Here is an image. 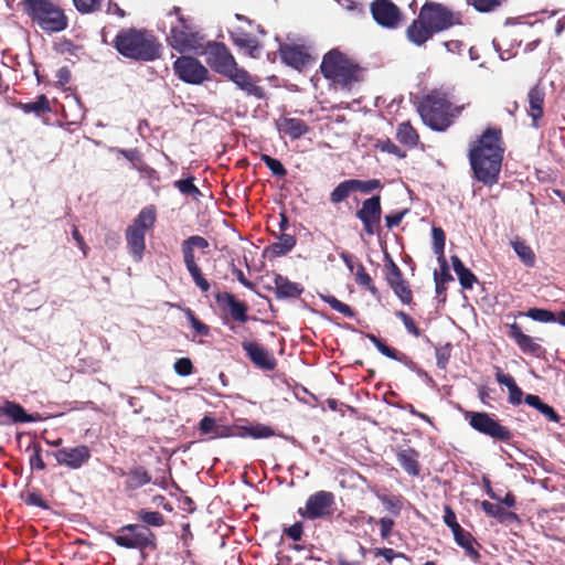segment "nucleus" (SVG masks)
Here are the masks:
<instances>
[{
  "label": "nucleus",
  "instance_id": "7ed1b4c3",
  "mask_svg": "<svg viewBox=\"0 0 565 565\" xmlns=\"http://www.w3.org/2000/svg\"><path fill=\"white\" fill-rule=\"evenodd\" d=\"M111 45L124 57L138 62H152L162 53V44L157 36L145 29H121Z\"/></svg>",
  "mask_w": 565,
  "mask_h": 565
},
{
  "label": "nucleus",
  "instance_id": "4c0bfd02",
  "mask_svg": "<svg viewBox=\"0 0 565 565\" xmlns=\"http://www.w3.org/2000/svg\"><path fill=\"white\" fill-rule=\"evenodd\" d=\"M354 276H355V282L360 287L370 291V294L374 297H376L379 295L377 287L374 285L372 277L366 273V269L362 263H359L356 265Z\"/></svg>",
  "mask_w": 565,
  "mask_h": 565
},
{
  "label": "nucleus",
  "instance_id": "ddd939ff",
  "mask_svg": "<svg viewBox=\"0 0 565 565\" xmlns=\"http://www.w3.org/2000/svg\"><path fill=\"white\" fill-rule=\"evenodd\" d=\"M334 507V494L330 491L320 490L309 495L305 508H299L298 513L305 519L317 520L332 515Z\"/></svg>",
  "mask_w": 565,
  "mask_h": 565
},
{
  "label": "nucleus",
  "instance_id": "603ef678",
  "mask_svg": "<svg viewBox=\"0 0 565 565\" xmlns=\"http://www.w3.org/2000/svg\"><path fill=\"white\" fill-rule=\"evenodd\" d=\"M354 192H361L363 194H369L375 190H380L383 188L382 183L377 179H371V180H359V179H352Z\"/></svg>",
  "mask_w": 565,
  "mask_h": 565
},
{
  "label": "nucleus",
  "instance_id": "de8ad7c7",
  "mask_svg": "<svg viewBox=\"0 0 565 565\" xmlns=\"http://www.w3.org/2000/svg\"><path fill=\"white\" fill-rule=\"evenodd\" d=\"M194 178L189 177L186 179L177 180L174 182V186L184 195L192 196L193 199H199L202 193L200 189L194 184Z\"/></svg>",
  "mask_w": 565,
  "mask_h": 565
},
{
  "label": "nucleus",
  "instance_id": "2eb2a0df",
  "mask_svg": "<svg viewBox=\"0 0 565 565\" xmlns=\"http://www.w3.org/2000/svg\"><path fill=\"white\" fill-rule=\"evenodd\" d=\"M355 216L362 222L364 232L372 236L380 231L382 216L381 195H373L362 202Z\"/></svg>",
  "mask_w": 565,
  "mask_h": 565
},
{
  "label": "nucleus",
  "instance_id": "a878e982",
  "mask_svg": "<svg viewBox=\"0 0 565 565\" xmlns=\"http://www.w3.org/2000/svg\"><path fill=\"white\" fill-rule=\"evenodd\" d=\"M275 295L278 299L284 298H298L303 292V287L298 284L290 281L287 277L277 274L274 278Z\"/></svg>",
  "mask_w": 565,
  "mask_h": 565
},
{
  "label": "nucleus",
  "instance_id": "338daca9",
  "mask_svg": "<svg viewBox=\"0 0 565 565\" xmlns=\"http://www.w3.org/2000/svg\"><path fill=\"white\" fill-rule=\"evenodd\" d=\"M475 544L480 546L476 539L473 536L467 539L461 544H459L460 547H462L466 552V554L475 562H478L481 557L479 551L475 547Z\"/></svg>",
  "mask_w": 565,
  "mask_h": 565
},
{
  "label": "nucleus",
  "instance_id": "bf43d9fd",
  "mask_svg": "<svg viewBox=\"0 0 565 565\" xmlns=\"http://www.w3.org/2000/svg\"><path fill=\"white\" fill-rule=\"evenodd\" d=\"M507 0H471V4L479 12H491L502 7Z\"/></svg>",
  "mask_w": 565,
  "mask_h": 565
},
{
  "label": "nucleus",
  "instance_id": "4be33fe9",
  "mask_svg": "<svg viewBox=\"0 0 565 565\" xmlns=\"http://www.w3.org/2000/svg\"><path fill=\"white\" fill-rule=\"evenodd\" d=\"M507 327L509 329L508 335L516 343L523 353L534 356H540L542 353H544L545 350L541 347V344L535 342V339L532 337L523 333L521 327L516 322L507 324Z\"/></svg>",
  "mask_w": 565,
  "mask_h": 565
},
{
  "label": "nucleus",
  "instance_id": "e433bc0d",
  "mask_svg": "<svg viewBox=\"0 0 565 565\" xmlns=\"http://www.w3.org/2000/svg\"><path fill=\"white\" fill-rule=\"evenodd\" d=\"M156 222V211L152 206L142 209L137 217L134 220L132 224L129 225L131 228L139 230L141 232H147L150 230Z\"/></svg>",
  "mask_w": 565,
  "mask_h": 565
},
{
  "label": "nucleus",
  "instance_id": "3c124183",
  "mask_svg": "<svg viewBox=\"0 0 565 565\" xmlns=\"http://www.w3.org/2000/svg\"><path fill=\"white\" fill-rule=\"evenodd\" d=\"M394 291L395 296L404 303L411 305L413 302V291L408 281L405 279L393 286H390Z\"/></svg>",
  "mask_w": 565,
  "mask_h": 565
},
{
  "label": "nucleus",
  "instance_id": "79ce46f5",
  "mask_svg": "<svg viewBox=\"0 0 565 565\" xmlns=\"http://www.w3.org/2000/svg\"><path fill=\"white\" fill-rule=\"evenodd\" d=\"M513 249L526 267H533L535 264V255L532 248L524 241H514Z\"/></svg>",
  "mask_w": 565,
  "mask_h": 565
},
{
  "label": "nucleus",
  "instance_id": "473e14b6",
  "mask_svg": "<svg viewBox=\"0 0 565 565\" xmlns=\"http://www.w3.org/2000/svg\"><path fill=\"white\" fill-rule=\"evenodd\" d=\"M233 42L241 49H245L250 57H258L260 45L258 40L249 33L239 32L232 35Z\"/></svg>",
  "mask_w": 565,
  "mask_h": 565
},
{
  "label": "nucleus",
  "instance_id": "a19ab883",
  "mask_svg": "<svg viewBox=\"0 0 565 565\" xmlns=\"http://www.w3.org/2000/svg\"><path fill=\"white\" fill-rule=\"evenodd\" d=\"M373 553L375 557L382 556L390 564H392L395 559H399L401 565H411L412 563L411 558L406 554L390 547H376L374 548Z\"/></svg>",
  "mask_w": 565,
  "mask_h": 565
},
{
  "label": "nucleus",
  "instance_id": "0e129e2a",
  "mask_svg": "<svg viewBox=\"0 0 565 565\" xmlns=\"http://www.w3.org/2000/svg\"><path fill=\"white\" fill-rule=\"evenodd\" d=\"M114 151L116 153L125 157L130 162H132L134 167H136V168H138V163L142 162V154L137 148H134V149L116 148V149H114Z\"/></svg>",
  "mask_w": 565,
  "mask_h": 565
},
{
  "label": "nucleus",
  "instance_id": "4468645a",
  "mask_svg": "<svg viewBox=\"0 0 565 565\" xmlns=\"http://www.w3.org/2000/svg\"><path fill=\"white\" fill-rule=\"evenodd\" d=\"M173 71L182 82L192 85H200L209 78V70L193 56H179L173 63Z\"/></svg>",
  "mask_w": 565,
  "mask_h": 565
},
{
  "label": "nucleus",
  "instance_id": "c85d7f7f",
  "mask_svg": "<svg viewBox=\"0 0 565 565\" xmlns=\"http://www.w3.org/2000/svg\"><path fill=\"white\" fill-rule=\"evenodd\" d=\"M151 476L143 466H136L127 472L125 488L137 490L151 482Z\"/></svg>",
  "mask_w": 565,
  "mask_h": 565
},
{
  "label": "nucleus",
  "instance_id": "f3484780",
  "mask_svg": "<svg viewBox=\"0 0 565 565\" xmlns=\"http://www.w3.org/2000/svg\"><path fill=\"white\" fill-rule=\"evenodd\" d=\"M215 301L222 312L230 315L232 320L238 323H246L248 317V305L245 301L236 299V297L227 291L215 294Z\"/></svg>",
  "mask_w": 565,
  "mask_h": 565
},
{
  "label": "nucleus",
  "instance_id": "9b49d317",
  "mask_svg": "<svg viewBox=\"0 0 565 565\" xmlns=\"http://www.w3.org/2000/svg\"><path fill=\"white\" fill-rule=\"evenodd\" d=\"M114 542L125 548L154 550L157 547L154 533L147 526L139 524L121 526L118 534L114 536Z\"/></svg>",
  "mask_w": 565,
  "mask_h": 565
},
{
  "label": "nucleus",
  "instance_id": "49530a36",
  "mask_svg": "<svg viewBox=\"0 0 565 565\" xmlns=\"http://www.w3.org/2000/svg\"><path fill=\"white\" fill-rule=\"evenodd\" d=\"M322 301L328 303L333 310L342 313L347 318H354L355 311L347 303L340 301L332 295H320Z\"/></svg>",
  "mask_w": 565,
  "mask_h": 565
},
{
  "label": "nucleus",
  "instance_id": "1a4fd4ad",
  "mask_svg": "<svg viewBox=\"0 0 565 565\" xmlns=\"http://www.w3.org/2000/svg\"><path fill=\"white\" fill-rule=\"evenodd\" d=\"M210 246L207 239L200 235L189 236L181 243V253L183 256V262L186 270L189 271L191 278L193 279L196 287L202 292H207L211 288L210 282L204 278L202 270L196 263V257L194 254L195 249L201 250L203 254L205 249Z\"/></svg>",
  "mask_w": 565,
  "mask_h": 565
},
{
  "label": "nucleus",
  "instance_id": "f704fd0d",
  "mask_svg": "<svg viewBox=\"0 0 565 565\" xmlns=\"http://www.w3.org/2000/svg\"><path fill=\"white\" fill-rule=\"evenodd\" d=\"M295 245L296 237L290 234L282 233L278 236L277 242L269 245L268 252L275 257H280L288 254Z\"/></svg>",
  "mask_w": 565,
  "mask_h": 565
},
{
  "label": "nucleus",
  "instance_id": "58836bf2",
  "mask_svg": "<svg viewBox=\"0 0 565 565\" xmlns=\"http://www.w3.org/2000/svg\"><path fill=\"white\" fill-rule=\"evenodd\" d=\"M366 338L376 347V349L383 355L396 361H403L406 358L404 353H401L396 349L388 347L382 339L377 338L375 334L367 333Z\"/></svg>",
  "mask_w": 565,
  "mask_h": 565
},
{
  "label": "nucleus",
  "instance_id": "412c9836",
  "mask_svg": "<svg viewBox=\"0 0 565 565\" xmlns=\"http://www.w3.org/2000/svg\"><path fill=\"white\" fill-rule=\"evenodd\" d=\"M242 348L256 367L265 371H273L276 367L277 361L275 356L263 345L252 341H244Z\"/></svg>",
  "mask_w": 565,
  "mask_h": 565
},
{
  "label": "nucleus",
  "instance_id": "aec40b11",
  "mask_svg": "<svg viewBox=\"0 0 565 565\" xmlns=\"http://www.w3.org/2000/svg\"><path fill=\"white\" fill-rule=\"evenodd\" d=\"M40 419L39 414H29L22 405L13 401H4L0 406V425L35 423Z\"/></svg>",
  "mask_w": 565,
  "mask_h": 565
},
{
  "label": "nucleus",
  "instance_id": "0eeeda50",
  "mask_svg": "<svg viewBox=\"0 0 565 565\" xmlns=\"http://www.w3.org/2000/svg\"><path fill=\"white\" fill-rule=\"evenodd\" d=\"M320 71L327 79L348 86L356 81L358 65L340 50L332 49L324 54Z\"/></svg>",
  "mask_w": 565,
  "mask_h": 565
},
{
  "label": "nucleus",
  "instance_id": "a18cd8bd",
  "mask_svg": "<svg viewBox=\"0 0 565 565\" xmlns=\"http://www.w3.org/2000/svg\"><path fill=\"white\" fill-rule=\"evenodd\" d=\"M377 499L382 502L384 508L393 515L398 516L403 509V498L401 495H386L376 493Z\"/></svg>",
  "mask_w": 565,
  "mask_h": 565
},
{
  "label": "nucleus",
  "instance_id": "f257e3e1",
  "mask_svg": "<svg viewBox=\"0 0 565 565\" xmlns=\"http://www.w3.org/2000/svg\"><path fill=\"white\" fill-rule=\"evenodd\" d=\"M503 153L502 129L487 128L469 147L468 159L475 179L488 186L498 183Z\"/></svg>",
  "mask_w": 565,
  "mask_h": 565
},
{
  "label": "nucleus",
  "instance_id": "09e8293b",
  "mask_svg": "<svg viewBox=\"0 0 565 565\" xmlns=\"http://www.w3.org/2000/svg\"><path fill=\"white\" fill-rule=\"evenodd\" d=\"M139 521L151 526H162L164 524V516L159 511H149L141 509L137 513Z\"/></svg>",
  "mask_w": 565,
  "mask_h": 565
},
{
  "label": "nucleus",
  "instance_id": "bb28decb",
  "mask_svg": "<svg viewBox=\"0 0 565 565\" xmlns=\"http://www.w3.org/2000/svg\"><path fill=\"white\" fill-rule=\"evenodd\" d=\"M399 466L413 477L420 473L422 467L419 463V452L414 448L401 449L396 454Z\"/></svg>",
  "mask_w": 565,
  "mask_h": 565
},
{
  "label": "nucleus",
  "instance_id": "69168bd1",
  "mask_svg": "<svg viewBox=\"0 0 565 565\" xmlns=\"http://www.w3.org/2000/svg\"><path fill=\"white\" fill-rule=\"evenodd\" d=\"M437 260L440 266V273L438 274L437 271H435L434 279L439 280L441 282L452 281L454 277L451 276V274L449 271V266H448L446 257L443 256L441 258H437Z\"/></svg>",
  "mask_w": 565,
  "mask_h": 565
},
{
  "label": "nucleus",
  "instance_id": "680f3d73",
  "mask_svg": "<svg viewBox=\"0 0 565 565\" xmlns=\"http://www.w3.org/2000/svg\"><path fill=\"white\" fill-rule=\"evenodd\" d=\"M186 318L191 324V327L195 330V332L200 335L206 337L210 333V328L207 324L203 323L201 320H199L195 316V313L188 308L185 310Z\"/></svg>",
  "mask_w": 565,
  "mask_h": 565
},
{
  "label": "nucleus",
  "instance_id": "8fccbe9b",
  "mask_svg": "<svg viewBox=\"0 0 565 565\" xmlns=\"http://www.w3.org/2000/svg\"><path fill=\"white\" fill-rule=\"evenodd\" d=\"M433 250L437 258L445 256L446 234L441 227L431 228Z\"/></svg>",
  "mask_w": 565,
  "mask_h": 565
},
{
  "label": "nucleus",
  "instance_id": "ea45409f",
  "mask_svg": "<svg viewBox=\"0 0 565 565\" xmlns=\"http://www.w3.org/2000/svg\"><path fill=\"white\" fill-rule=\"evenodd\" d=\"M352 192H354L352 179L344 180L340 182L330 193V201L333 204H339L347 200Z\"/></svg>",
  "mask_w": 565,
  "mask_h": 565
},
{
  "label": "nucleus",
  "instance_id": "cd10ccee",
  "mask_svg": "<svg viewBox=\"0 0 565 565\" xmlns=\"http://www.w3.org/2000/svg\"><path fill=\"white\" fill-rule=\"evenodd\" d=\"M444 522L448 527H450V530L454 534V539L458 545L461 544L467 539L472 536V534L470 532L466 531L457 522L456 513L450 505L444 507Z\"/></svg>",
  "mask_w": 565,
  "mask_h": 565
},
{
  "label": "nucleus",
  "instance_id": "6ab92c4d",
  "mask_svg": "<svg viewBox=\"0 0 565 565\" xmlns=\"http://www.w3.org/2000/svg\"><path fill=\"white\" fill-rule=\"evenodd\" d=\"M209 55L212 68L224 76L237 65L234 56L224 43L213 42L209 44Z\"/></svg>",
  "mask_w": 565,
  "mask_h": 565
},
{
  "label": "nucleus",
  "instance_id": "37998d69",
  "mask_svg": "<svg viewBox=\"0 0 565 565\" xmlns=\"http://www.w3.org/2000/svg\"><path fill=\"white\" fill-rule=\"evenodd\" d=\"M42 446L39 441H32L26 447V452H30L29 463L31 469L45 470L46 465L42 457Z\"/></svg>",
  "mask_w": 565,
  "mask_h": 565
},
{
  "label": "nucleus",
  "instance_id": "052dcab7",
  "mask_svg": "<svg viewBox=\"0 0 565 565\" xmlns=\"http://www.w3.org/2000/svg\"><path fill=\"white\" fill-rule=\"evenodd\" d=\"M395 316L402 320V322L404 323L408 333H411L415 338L422 337L420 329L416 326L415 321L413 320V318L409 315H407L406 312H404L402 310H397L395 312Z\"/></svg>",
  "mask_w": 565,
  "mask_h": 565
},
{
  "label": "nucleus",
  "instance_id": "c9c22d12",
  "mask_svg": "<svg viewBox=\"0 0 565 565\" xmlns=\"http://www.w3.org/2000/svg\"><path fill=\"white\" fill-rule=\"evenodd\" d=\"M18 107L25 114L33 113L39 117L52 111L50 100L43 94L38 96L35 102L19 103Z\"/></svg>",
  "mask_w": 565,
  "mask_h": 565
},
{
  "label": "nucleus",
  "instance_id": "7c9ffc66",
  "mask_svg": "<svg viewBox=\"0 0 565 565\" xmlns=\"http://www.w3.org/2000/svg\"><path fill=\"white\" fill-rule=\"evenodd\" d=\"M279 129L291 139H299L309 131L308 125L300 118H282Z\"/></svg>",
  "mask_w": 565,
  "mask_h": 565
},
{
  "label": "nucleus",
  "instance_id": "5701e85b",
  "mask_svg": "<svg viewBox=\"0 0 565 565\" xmlns=\"http://www.w3.org/2000/svg\"><path fill=\"white\" fill-rule=\"evenodd\" d=\"M233 83H235L247 95L255 96L258 99L266 98V92L262 86L254 83L249 73L239 68L237 65L226 75Z\"/></svg>",
  "mask_w": 565,
  "mask_h": 565
},
{
  "label": "nucleus",
  "instance_id": "20e7f679",
  "mask_svg": "<svg viewBox=\"0 0 565 565\" xmlns=\"http://www.w3.org/2000/svg\"><path fill=\"white\" fill-rule=\"evenodd\" d=\"M463 109V105H454L446 93L437 89L423 96L417 106L423 122L436 131L447 130Z\"/></svg>",
  "mask_w": 565,
  "mask_h": 565
},
{
  "label": "nucleus",
  "instance_id": "13d9d810",
  "mask_svg": "<svg viewBox=\"0 0 565 565\" xmlns=\"http://www.w3.org/2000/svg\"><path fill=\"white\" fill-rule=\"evenodd\" d=\"M452 351V345L450 343H446L443 347H437L435 350L437 366L441 370H446L447 364L450 360Z\"/></svg>",
  "mask_w": 565,
  "mask_h": 565
},
{
  "label": "nucleus",
  "instance_id": "423d86ee",
  "mask_svg": "<svg viewBox=\"0 0 565 565\" xmlns=\"http://www.w3.org/2000/svg\"><path fill=\"white\" fill-rule=\"evenodd\" d=\"M199 430L201 435L209 436V439L230 437L264 439L275 436V430L268 425L260 423L235 424L232 426L221 425L214 417L207 415L199 422Z\"/></svg>",
  "mask_w": 565,
  "mask_h": 565
},
{
  "label": "nucleus",
  "instance_id": "6e6552de",
  "mask_svg": "<svg viewBox=\"0 0 565 565\" xmlns=\"http://www.w3.org/2000/svg\"><path fill=\"white\" fill-rule=\"evenodd\" d=\"M168 15H175L177 22L171 24L170 33L167 36L169 44L180 53L198 50L202 46V36L193 30V26L185 19L179 7H173Z\"/></svg>",
  "mask_w": 565,
  "mask_h": 565
},
{
  "label": "nucleus",
  "instance_id": "9d476101",
  "mask_svg": "<svg viewBox=\"0 0 565 565\" xmlns=\"http://www.w3.org/2000/svg\"><path fill=\"white\" fill-rule=\"evenodd\" d=\"M465 418L471 428L493 440L509 443L513 438L512 431L503 426L494 415L486 412H467Z\"/></svg>",
  "mask_w": 565,
  "mask_h": 565
},
{
  "label": "nucleus",
  "instance_id": "2f4dec72",
  "mask_svg": "<svg viewBox=\"0 0 565 565\" xmlns=\"http://www.w3.org/2000/svg\"><path fill=\"white\" fill-rule=\"evenodd\" d=\"M451 263L461 287L463 289H471L478 281L476 275L463 265L457 255L451 256Z\"/></svg>",
  "mask_w": 565,
  "mask_h": 565
},
{
  "label": "nucleus",
  "instance_id": "393cba45",
  "mask_svg": "<svg viewBox=\"0 0 565 565\" xmlns=\"http://www.w3.org/2000/svg\"><path fill=\"white\" fill-rule=\"evenodd\" d=\"M127 248L135 262H141L146 250V233L136 228L126 230Z\"/></svg>",
  "mask_w": 565,
  "mask_h": 565
},
{
  "label": "nucleus",
  "instance_id": "e2e57ef3",
  "mask_svg": "<svg viewBox=\"0 0 565 565\" xmlns=\"http://www.w3.org/2000/svg\"><path fill=\"white\" fill-rule=\"evenodd\" d=\"M174 372L180 376H189L193 373L194 366L189 358H180L174 362Z\"/></svg>",
  "mask_w": 565,
  "mask_h": 565
},
{
  "label": "nucleus",
  "instance_id": "c756f323",
  "mask_svg": "<svg viewBox=\"0 0 565 565\" xmlns=\"http://www.w3.org/2000/svg\"><path fill=\"white\" fill-rule=\"evenodd\" d=\"M481 509L487 515L497 519L500 523L519 522L520 520L516 513L507 511L501 505L489 501H482Z\"/></svg>",
  "mask_w": 565,
  "mask_h": 565
},
{
  "label": "nucleus",
  "instance_id": "f03ea898",
  "mask_svg": "<svg viewBox=\"0 0 565 565\" xmlns=\"http://www.w3.org/2000/svg\"><path fill=\"white\" fill-rule=\"evenodd\" d=\"M461 24L460 13L439 2L426 1L405 30L406 39L416 46H424L435 34Z\"/></svg>",
  "mask_w": 565,
  "mask_h": 565
},
{
  "label": "nucleus",
  "instance_id": "4d7b16f0",
  "mask_svg": "<svg viewBox=\"0 0 565 565\" xmlns=\"http://www.w3.org/2000/svg\"><path fill=\"white\" fill-rule=\"evenodd\" d=\"M102 2L103 0H73L75 8L83 14L99 11Z\"/></svg>",
  "mask_w": 565,
  "mask_h": 565
},
{
  "label": "nucleus",
  "instance_id": "774afa93",
  "mask_svg": "<svg viewBox=\"0 0 565 565\" xmlns=\"http://www.w3.org/2000/svg\"><path fill=\"white\" fill-rule=\"evenodd\" d=\"M284 534L288 536L294 542H298L302 539L303 535V526L301 522H296L289 527L284 529Z\"/></svg>",
  "mask_w": 565,
  "mask_h": 565
},
{
  "label": "nucleus",
  "instance_id": "6e6d98bb",
  "mask_svg": "<svg viewBox=\"0 0 565 565\" xmlns=\"http://www.w3.org/2000/svg\"><path fill=\"white\" fill-rule=\"evenodd\" d=\"M525 316L535 321H540V322H555L556 321V317H555L554 312L546 310V309H541V308H531L527 310Z\"/></svg>",
  "mask_w": 565,
  "mask_h": 565
},
{
  "label": "nucleus",
  "instance_id": "dca6fc26",
  "mask_svg": "<svg viewBox=\"0 0 565 565\" xmlns=\"http://www.w3.org/2000/svg\"><path fill=\"white\" fill-rule=\"evenodd\" d=\"M56 462L60 466L76 470L86 465L90 457V448L86 445L75 447H64L53 452Z\"/></svg>",
  "mask_w": 565,
  "mask_h": 565
},
{
  "label": "nucleus",
  "instance_id": "72a5a7b5",
  "mask_svg": "<svg viewBox=\"0 0 565 565\" xmlns=\"http://www.w3.org/2000/svg\"><path fill=\"white\" fill-rule=\"evenodd\" d=\"M396 139L404 146L414 148L419 142V135L409 121H404L397 126Z\"/></svg>",
  "mask_w": 565,
  "mask_h": 565
},
{
  "label": "nucleus",
  "instance_id": "864d4df0",
  "mask_svg": "<svg viewBox=\"0 0 565 565\" xmlns=\"http://www.w3.org/2000/svg\"><path fill=\"white\" fill-rule=\"evenodd\" d=\"M260 160L271 171L273 175L278 178H284L287 175V169L278 159H275L266 153H262Z\"/></svg>",
  "mask_w": 565,
  "mask_h": 565
},
{
  "label": "nucleus",
  "instance_id": "c03bdc74",
  "mask_svg": "<svg viewBox=\"0 0 565 565\" xmlns=\"http://www.w3.org/2000/svg\"><path fill=\"white\" fill-rule=\"evenodd\" d=\"M386 259L387 260L384 265V275H385V280L388 284V286H393L394 284L405 280L401 268L390 257L388 254H386Z\"/></svg>",
  "mask_w": 565,
  "mask_h": 565
},
{
  "label": "nucleus",
  "instance_id": "39448f33",
  "mask_svg": "<svg viewBox=\"0 0 565 565\" xmlns=\"http://www.w3.org/2000/svg\"><path fill=\"white\" fill-rule=\"evenodd\" d=\"M18 7L33 24L49 34L60 33L68 26L65 10L52 0H20Z\"/></svg>",
  "mask_w": 565,
  "mask_h": 565
},
{
  "label": "nucleus",
  "instance_id": "a211bd4d",
  "mask_svg": "<svg viewBox=\"0 0 565 565\" xmlns=\"http://www.w3.org/2000/svg\"><path fill=\"white\" fill-rule=\"evenodd\" d=\"M279 55L285 64L299 71L315 63V57L303 45L281 44Z\"/></svg>",
  "mask_w": 565,
  "mask_h": 565
},
{
  "label": "nucleus",
  "instance_id": "f8f14e48",
  "mask_svg": "<svg viewBox=\"0 0 565 565\" xmlns=\"http://www.w3.org/2000/svg\"><path fill=\"white\" fill-rule=\"evenodd\" d=\"M370 12L375 23L386 30H396L404 22V13L392 0H373Z\"/></svg>",
  "mask_w": 565,
  "mask_h": 565
},
{
  "label": "nucleus",
  "instance_id": "5fc2aeb1",
  "mask_svg": "<svg viewBox=\"0 0 565 565\" xmlns=\"http://www.w3.org/2000/svg\"><path fill=\"white\" fill-rule=\"evenodd\" d=\"M366 522H367V524L376 523L380 525V530H381L380 535L383 540H387L391 536L392 530L395 525L394 520L391 518H386V516L381 518L379 520H376L373 516H369Z\"/></svg>",
  "mask_w": 565,
  "mask_h": 565
},
{
  "label": "nucleus",
  "instance_id": "b1692460",
  "mask_svg": "<svg viewBox=\"0 0 565 565\" xmlns=\"http://www.w3.org/2000/svg\"><path fill=\"white\" fill-rule=\"evenodd\" d=\"M527 115L531 117V126L540 127V120L544 116L545 90L540 84L534 85L527 94Z\"/></svg>",
  "mask_w": 565,
  "mask_h": 565
}]
</instances>
